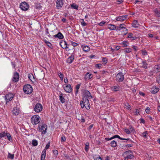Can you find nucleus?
<instances>
[{
  "instance_id": "nucleus-56",
  "label": "nucleus",
  "mask_w": 160,
  "mask_h": 160,
  "mask_svg": "<svg viewBox=\"0 0 160 160\" xmlns=\"http://www.w3.org/2000/svg\"><path fill=\"white\" fill-rule=\"evenodd\" d=\"M66 140L64 136H63L61 137V142H63L65 141Z\"/></svg>"
},
{
  "instance_id": "nucleus-10",
  "label": "nucleus",
  "mask_w": 160,
  "mask_h": 160,
  "mask_svg": "<svg viewBox=\"0 0 160 160\" xmlns=\"http://www.w3.org/2000/svg\"><path fill=\"white\" fill-rule=\"evenodd\" d=\"M92 98V96L90 92L87 90H85L83 92V98H86V99H87L88 98L90 99Z\"/></svg>"
},
{
  "instance_id": "nucleus-34",
  "label": "nucleus",
  "mask_w": 160,
  "mask_h": 160,
  "mask_svg": "<svg viewBox=\"0 0 160 160\" xmlns=\"http://www.w3.org/2000/svg\"><path fill=\"white\" fill-rule=\"evenodd\" d=\"M71 7L73 9H77V10L78 9V5L75 4L73 3V4H71Z\"/></svg>"
},
{
  "instance_id": "nucleus-6",
  "label": "nucleus",
  "mask_w": 160,
  "mask_h": 160,
  "mask_svg": "<svg viewBox=\"0 0 160 160\" xmlns=\"http://www.w3.org/2000/svg\"><path fill=\"white\" fill-rule=\"evenodd\" d=\"M16 103V106L14 105L13 110L12 111V112L13 115L15 116L18 115L20 112V110L19 107V104L17 102H15Z\"/></svg>"
},
{
  "instance_id": "nucleus-59",
  "label": "nucleus",
  "mask_w": 160,
  "mask_h": 160,
  "mask_svg": "<svg viewBox=\"0 0 160 160\" xmlns=\"http://www.w3.org/2000/svg\"><path fill=\"white\" fill-rule=\"evenodd\" d=\"M80 85L79 84H78L76 86V89H77V90H78L80 88Z\"/></svg>"
},
{
  "instance_id": "nucleus-44",
  "label": "nucleus",
  "mask_w": 160,
  "mask_h": 160,
  "mask_svg": "<svg viewBox=\"0 0 160 160\" xmlns=\"http://www.w3.org/2000/svg\"><path fill=\"white\" fill-rule=\"evenodd\" d=\"M81 22L83 26H85L87 25V24L85 22L83 19L81 20Z\"/></svg>"
},
{
  "instance_id": "nucleus-17",
  "label": "nucleus",
  "mask_w": 160,
  "mask_h": 160,
  "mask_svg": "<svg viewBox=\"0 0 160 160\" xmlns=\"http://www.w3.org/2000/svg\"><path fill=\"white\" fill-rule=\"evenodd\" d=\"M108 28L110 30H117V27L113 24H109L108 26Z\"/></svg>"
},
{
  "instance_id": "nucleus-2",
  "label": "nucleus",
  "mask_w": 160,
  "mask_h": 160,
  "mask_svg": "<svg viewBox=\"0 0 160 160\" xmlns=\"http://www.w3.org/2000/svg\"><path fill=\"white\" fill-rule=\"evenodd\" d=\"M122 156L124 158V160H128L129 159H133L134 157L132 152L130 150L126 151L124 152L122 154Z\"/></svg>"
},
{
  "instance_id": "nucleus-28",
  "label": "nucleus",
  "mask_w": 160,
  "mask_h": 160,
  "mask_svg": "<svg viewBox=\"0 0 160 160\" xmlns=\"http://www.w3.org/2000/svg\"><path fill=\"white\" fill-rule=\"evenodd\" d=\"M63 94L62 93H61L59 96V99L60 101L62 103H64L65 102V100L64 97H63Z\"/></svg>"
},
{
  "instance_id": "nucleus-41",
  "label": "nucleus",
  "mask_w": 160,
  "mask_h": 160,
  "mask_svg": "<svg viewBox=\"0 0 160 160\" xmlns=\"http://www.w3.org/2000/svg\"><path fill=\"white\" fill-rule=\"evenodd\" d=\"M6 133H5L4 132L0 133V137L1 138H2L6 136Z\"/></svg>"
},
{
  "instance_id": "nucleus-5",
  "label": "nucleus",
  "mask_w": 160,
  "mask_h": 160,
  "mask_svg": "<svg viewBox=\"0 0 160 160\" xmlns=\"http://www.w3.org/2000/svg\"><path fill=\"white\" fill-rule=\"evenodd\" d=\"M23 91L27 94H30L32 92L33 89L30 84H27L24 86L23 88Z\"/></svg>"
},
{
  "instance_id": "nucleus-45",
  "label": "nucleus",
  "mask_w": 160,
  "mask_h": 160,
  "mask_svg": "<svg viewBox=\"0 0 160 160\" xmlns=\"http://www.w3.org/2000/svg\"><path fill=\"white\" fill-rule=\"evenodd\" d=\"M158 91V88H155L152 91V93L153 94H155L157 93Z\"/></svg>"
},
{
  "instance_id": "nucleus-11",
  "label": "nucleus",
  "mask_w": 160,
  "mask_h": 160,
  "mask_svg": "<svg viewBox=\"0 0 160 160\" xmlns=\"http://www.w3.org/2000/svg\"><path fill=\"white\" fill-rule=\"evenodd\" d=\"M14 97V95L11 93L6 94L5 96V98L7 102L12 100Z\"/></svg>"
},
{
  "instance_id": "nucleus-64",
  "label": "nucleus",
  "mask_w": 160,
  "mask_h": 160,
  "mask_svg": "<svg viewBox=\"0 0 160 160\" xmlns=\"http://www.w3.org/2000/svg\"><path fill=\"white\" fill-rule=\"evenodd\" d=\"M93 127V125L92 124H91L88 127V129L89 130H91Z\"/></svg>"
},
{
  "instance_id": "nucleus-15",
  "label": "nucleus",
  "mask_w": 160,
  "mask_h": 160,
  "mask_svg": "<svg viewBox=\"0 0 160 160\" xmlns=\"http://www.w3.org/2000/svg\"><path fill=\"white\" fill-rule=\"evenodd\" d=\"M64 90L67 92L70 93L72 91V88L70 84H68L64 88Z\"/></svg>"
},
{
  "instance_id": "nucleus-24",
  "label": "nucleus",
  "mask_w": 160,
  "mask_h": 160,
  "mask_svg": "<svg viewBox=\"0 0 160 160\" xmlns=\"http://www.w3.org/2000/svg\"><path fill=\"white\" fill-rule=\"evenodd\" d=\"M82 48L83 50L85 52L88 51L90 50V48L88 46H84L82 45Z\"/></svg>"
},
{
  "instance_id": "nucleus-46",
  "label": "nucleus",
  "mask_w": 160,
  "mask_h": 160,
  "mask_svg": "<svg viewBox=\"0 0 160 160\" xmlns=\"http://www.w3.org/2000/svg\"><path fill=\"white\" fill-rule=\"evenodd\" d=\"M45 34L48 37L50 38L51 37V36L49 34V32L48 31V29L47 28L46 29Z\"/></svg>"
},
{
  "instance_id": "nucleus-29",
  "label": "nucleus",
  "mask_w": 160,
  "mask_h": 160,
  "mask_svg": "<svg viewBox=\"0 0 160 160\" xmlns=\"http://www.w3.org/2000/svg\"><path fill=\"white\" fill-rule=\"evenodd\" d=\"M112 137V138H113V139L114 138H118L119 139H120L122 140H129V138L125 139V138H121L119 135H116Z\"/></svg>"
},
{
  "instance_id": "nucleus-53",
  "label": "nucleus",
  "mask_w": 160,
  "mask_h": 160,
  "mask_svg": "<svg viewBox=\"0 0 160 160\" xmlns=\"http://www.w3.org/2000/svg\"><path fill=\"white\" fill-rule=\"evenodd\" d=\"M50 142H49L46 145L45 147V150L49 148V147H50Z\"/></svg>"
},
{
  "instance_id": "nucleus-51",
  "label": "nucleus",
  "mask_w": 160,
  "mask_h": 160,
  "mask_svg": "<svg viewBox=\"0 0 160 160\" xmlns=\"http://www.w3.org/2000/svg\"><path fill=\"white\" fill-rule=\"evenodd\" d=\"M148 133L147 131H145L142 133V136L145 138H146Z\"/></svg>"
},
{
  "instance_id": "nucleus-60",
  "label": "nucleus",
  "mask_w": 160,
  "mask_h": 160,
  "mask_svg": "<svg viewBox=\"0 0 160 160\" xmlns=\"http://www.w3.org/2000/svg\"><path fill=\"white\" fill-rule=\"evenodd\" d=\"M102 61L105 63V64H106L107 62V60L106 58H103L102 59Z\"/></svg>"
},
{
  "instance_id": "nucleus-23",
  "label": "nucleus",
  "mask_w": 160,
  "mask_h": 160,
  "mask_svg": "<svg viewBox=\"0 0 160 160\" xmlns=\"http://www.w3.org/2000/svg\"><path fill=\"white\" fill-rule=\"evenodd\" d=\"M156 15L158 17H160V8H156L154 10Z\"/></svg>"
},
{
  "instance_id": "nucleus-20",
  "label": "nucleus",
  "mask_w": 160,
  "mask_h": 160,
  "mask_svg": "<svg viewBox=\"0 0 160 160\" xmlns=\"http://www.w3.org/2000/svg\"><path fill=\"white\" fill-rule=\"evenodd\" d=\"M154 68V71L155 72L157 73L160 72V65H155Z\"/></svg>"
},
{
  "instance_id": "nucleus-31",
  "label": "nucleus",
  "mask_w": 160,
  "mask_h": 160,
  "mask_svg": "<svg viewBox=\"0 0 160 160\" xmlns=\"http://www.w3.org/2000/svg\"><path fill=\"white\" fill-rule=\"evenodd\" d=\"M14 157V154H12L10 152L8 153V155L7 156L8 158H9L11 159H13Z\"/></svg>"
},
{
  "instance_id": "nucleus-58",
  "label": "nucleus",
  "mask_w": 160,
  "mask_h": 160,
  "mask_svg": "<svg viewBox=\"0 0 160 160\" xmlns=\"http://www.w3.org/2000/svg\"><path fill=\"white\" fill-rule=\"evenodd\" d=\"M150 108H149V107H148L147 108L146 110H145V111L147 113H148L149 112H150Z\"/></svg>"
},
{
  "instance_id": "nucleus-33",
  "label": "nucleus",
  "mask_w": 160,
  "mask_h": 160,
  "mask_svg": "<svg viewBox=\"0 0 160 160\" xmlns=\"http://www.w3.org/2000/svg\"><path fill=\"white\" fill-rule=\"evenodd\" d=\"M142 67L145 69L147 68H148V64L146 62V61H143L142 62Z\"/></svg>"
},
{
  "instance_id": "nucleus-57",
  "label": "nucleus",
  "mask_w": 160,
  "mask_h": 160,
  "mask_svg": "<svg viewBox=\"0 0 160 160\" xmlns=\"http://www.w3.org/2000/svg\"><path fill=\"white\" fill-rule=\"evenodd\" d=\"M71 42L72 45L74 47H76L78 45V44L75 42Z\"/></svg>"
},
{
  "instance_id": "nucleus-62",
  "label": "nucleus",
  "mask_w": 160,
  "mask_h": 160,
  "mask_svg": "<svg viewBox=\"0 0 160 160\" xmlns=\"http://www.w3.org/2000/svg\"><path fill=\"white\" fill-rule=\"evenodd\" d=\"M139 93L140 95L142 96H144L145 95L144 93L141 92H140Z\"/></svg>"
},
{
  "instance_id": "nucleus-13",
  "label": "nucleus",
  "mask_w": 160,
  "mask_h": 160,
  "mask_svg": "<svg viewBox=\"0 0 160 160\" xmlns=\"http://www.w3.org/2000/svg\"><path fill=\"white\" fill-rule=\"evenodd\" d=\"M127 17L126 15L120 16L116 18V20L118 21L122 22L126 20Z\"/></svg>"
},
{
  "instance_id": "nucleus-9",
  "label": "nucleus",
  "mask_w": 160,
  "mask_h": 160,
  "mask_svg": "<svg viewBox=\"0 0 160 160\" xmlns=\"http://www.w3.org/2000/svg\"><path fill=\"white\" fill-rule=\"evenodd\" d=\"M42 109V105L39 103H37L35 106L34 108V111L36 112H40Z\"/></svg>"
},
{
  "instance_id": "nucleus-18",
  "label": "nucleus",
  "mask_w": 160,
  "mask_h": 160,
  "mask_svg": "<svg viewBox=\"0 0 160 160\" xmlns=\"http://www.w3.org/2000/svg\"><path fill=\"white\" fill-rule=\"evenodd\" d=\"M120 87L119 86H114L112 87L111 88V90L116 92L119 90L120 89Z\"/></svg>"
},
{
  "instance_id": "nucleus-3",
  "label": "nucleus",
  "mask_w": 160,
  "mask_h": 160,
  "mask_svg": "<svg viewBox=\"0 0 160 160\" xmlns=\"http://www.w3.org/2000/svg\"><path fill=\"white\" fill-rule=\"evenodd\" d=\"M41 118L40 116L37 115L33 116L31 119V122L33 125H36L38 124Z\"/></svg>"
},
{
  "instance_id": "nucleus-7",
  "label": "nucleus",
  "mask_w": 160,
  "mask_h": 160,
  "mask_svg": "<svg viewBox=\"0 0 160 160\" xmlns=\"http://www.w3.org/2000/svg\"><path fill=\"white\" fill-rule=\"evenodd\" d=\"M124 79V76L122 72H119L116 75L115 80L118 82H121L123 81Z\"/></svg>"
},
{
  "instance_id": "nucleus-37",
  "label": "nucleus",
  "mask_w": 160,
  "mask_h": 160,
  "mask_svg": "<svg viewBox=\"0 0 160 160\" xmlns=\"http://www.w3.org/2000/svg\"><path fill=\"white\" fill-rule=\"evenodd\" d=\"M58 75L59 76V77H60L61 79L62 80H63V74H62V73L61 72H60V71L59 72H58Z\"/></svg>"
},
{
  "instance_id": "nucleus-14",
  "label": "nucleus",
  "mask_w": 160,
  "mask_h": 160,
  "mask_svg": "<svg viewBox=\"0 0 160 160\" xmlns=\"http://www.w3.org/2000/svg\"><path fill=\"white\" fill-rule=\"evenodd\" d=\"M19 78V74L18 72H15L14 74L12 80L14 82H17L18 81Z\"/></svg>"
},
{
  "instance_id": "nucleus-27",
  "label": "nucleus",
  "mask_w": 160,
  "mask_h": 160,
  "mask_svg": "<svg viewBox=\"0 0 160 160\" xmlns=\"http://www.w3.org/2000/svg\"><path fill=\"white\" fill-rule=\"evenodd\" d=\"M125 26V24L124 23L120 24L119 26L117 27V30L120 31L122 29H124L125 28L124 26Z\"/></svg>"
},
{
  "instance_id": "nucleus-54",
  "label": "nucleus",
  "mask_w": 160,
  "mask_h": 160,
  "mask_svg": "<svg viewBox=\"0 0 160 160\" xmlns=\"http://www.w3.org/2000/svg\"><path fill=\"white\" fill-rule=\"evenodd\" d=\"M106 22L102 21L98 23V25L100 26H103L105 23Z\"/></svg>"
},
{
  "instance_id": "nucleus-40",
  "label": "nucleus",
  "mask_w": 160,
  "mask_h": 160,
  "mask_svg": "<svg viewBox=\"0 0 160 160\" xmlns=\"http://www.w3.org/2000/svg\"><path fill=\"white\" fill-rule=\"evenodd\" d=\"M143 56H145L148 55V52L146 50H142L141 51Z\"/></svg>"
},
{
  "instance_id": "nucleus-22",
  "label": "nucleus",
  "mask_w": 160,
  "mask_h": 160,
  "mask_svg": "<svg viewBox=\"0 0 160 160\" xmlns=\"http://www.w3.org/2000/svg\"><path fill=\"white\" fill-rule=\"evenodd\" d=\"M55 38H58L59 39H62L64 37L63 35L60 32H58L57 34L54 35L53 36Z\"/></svg>"
},
{
  "instance_id": "nucleus-39",
  "label": "nucleus",
  "mask_w": 160,
  "mask_h": 160,
  "mask_svg": "<svg viewBox=\"0 0 160 160\" xmlns=\"http://www.w3.org/2000/svg\"><path fill=\"white\" fill-rule=\"evenodd\" d=\"M44 42L46 43V44L50 48H52V46L51 44L49 42L47 41L46 40H44Z\"/></svg>"
},
{
  "instance_id": "nucleus-35",
  "label": "nucleus",
  "mask_w": 160,
  "mask_h": 160,
  "mask_svg": "<svg viewBox=\"0 0 160 160\" xmlns=\"http://www.w3.org/2000/svg\"><path fill=\"white\" fill-rule=\"evenodd\" d=\"M117 142L114 140H113L111 142V147H115L117 146Z\"/></svg>"
},
{
  "instance_id": "nucleus-26",
  "label": "nucleus",
  "mask_w": 160,
  "mask_h": 160,
  "mask_svg": "<svg viewBox=\"0 0 160 160\" xmlns=\"http://www.w3.org/2000/svg\"><path fill=\"white\" fill-rule=\"evenodd\" d=\"M122 47H128L129 45V42L128 41H123L121 43Z\"/></svg>"
},
{
  "instance_id": "nucleus-43",
  "label": "nucleus",
  "mask_w": 160,
  "mask_h": 160,
  "mask_svg": "<svg viewBox=\"0 0 160 160\" xmlns=\"http://www.w3.org/2000/svg\"><path fill=\"white\" fill-rule=\"evenodd\" d=\"M94 159L95 160H102V158L99 155L95 156Z\"/></svg>"
},
{
  "instance_id": "nucleus-42",
  "label": "nucleus",
  "mask_w": 160,
  "mask_h": 160,
  "mask_svg": "<svg viewBox=\"0 0 160 160\" xmlns=\"http://www.w3.org/2000/svg\"><path fill=\"white\" fill-rule=\"evenodd\" d=\"M32 143L33 146H37L38 144V142L36 140H33L32 141Z\"/></svg>"
},
{
  "instance_id": "nucleus-30",
  "label": "nucleus",
  "mask_w": 160,
  "mask_h": 160,
  "mask_svg": "<svg viewBox=\"0 0 160 160\" xmlns=\"http://www.w3.org/2000/svg\"><path fill=\"white\" fill-rule=\"evenodd\" d=\"M85 77L86 79H89L92 77V75L89 73H88L86 74Z\"/></svg>"
},
{
  "instance_id": "nucleus-19",
  "label": "nucleus",
  "mask_w": 160,
  "mask_h": 160,
  "mask_svg": "<svg viewBox=\"0 0 160 160\" xmlns=\"http://www.w3.org/2000/svg\"><path fill=\"white\" fill-rule=\"evenodd\" d=\"M60 44L62 47L64 49H66L68 48L67 42L65 41H64L63 42L60 43Z\"/></svg>"
},
{
  "instance_id": "nucleus-25",
  "label": "nucleus",
  "mask_w": 160,
  "mask_h": 160,
  "mask_svg": "<svg viewBox=\"0 0 160 160\" xmlns=\"http://www.w3.org/2000/svg\"><path fill=\"white\" fill-rule=\"evenodd\" d=\"M132 26L135 28H138L139 26V24L136 20H134L132 23Z\"/></svg>"
},
{
  "instance_id": "nucleus-63",
  "label": "nucleus",
  "mask_w": 160,
  "mask_h": 160,
  "mask_svg": "<svg viewBox=\"0 0 160 160\" xmlns=\"http://www.w3.org/2000/svg\"><path fill=\"white\" fill-rule=\"evenodd\" d=\"M64 82L65 83H67L68 81L67 78H65L64 79Z\"/></svg>"
},
{
  "instance_id": "nucleus-1",
  "label": "nucleus",
  "mask_w": 160,
  "mask_h": 160,
  "mask_svg": "<svg viewBox=\"0 0 160 160\" xmlns=\"http://www.w3.org/2000/svg\"><path fill=\"white\" fill-rule=\"evenodd\" d=\"M80 104L82 108L85 107L87 110H89L90 108V105L88 99L83 98V100L81 101Z\"/></svg>"
},
{
  "instance_id": "nucleus-36",
  "label": "nucleus",
  "mask_w": 160,
  "mask_h": 160,
  "mask_svg": "<svg viewBox=\"0 0 160 160\" xmlns=\"http://www.w3.org/2000/svg\"><path fill=\"white\" fill-rule=\"evenodd\" d=\"M133 34L131 33H129L128 34V38H132V40H135L137 38L136 37H133L132 36Z\"/></svg>"
},
{
  "instance_id": "nucleus-4",
  "label": "nucleus",
  "mask_w": 160,
  "mask_h": 160,
  "mask_svg": "<svg viewBox=\"0 0 160 160\" xmlns=\"http://www.w3.org/2000/svg\"><path fill=\"white\" fill-rule=\"evenodd\" d=\"M47 127L46 124H39L38 128V130L42 132V134H44L46 132Z\"/></svg>"
},
{
  "instance_id": "nucleus-38",
  "label": "nucleus",
  "mask_w": 160,
  "mask_h": 160,
  "mask_svg": "<svg viewBox=\"0 0 160 160\" xmlns=\"http://www.w3.org/2000/svg\"><path fill=\"white\" fill-rule=\"evenodd\" d=\"M6 136H7L8 139L10 141H11L12 140V138L10 134L8 133H6Z\"/></svg>"
},
{
  "instance_id": "nucleus-32",
  "label": "nucleus",
  "mask_w": 160,
  "mask_h": 160,
  "mask_svg": "<svg viewBox=\"0 0 160 160\" xmlns=\"http://www.w3.org/2000/svg\"><path fill=\"white\" fill-rule=\"evenodd\" d=\"M132 51V49L128 48H126L124 49V52L125 53H129Z\"/></svg>"
},
{
  "instance_id": "nucleus-21",
  "label": "nucleus",
  "mask_w": 160,
  "mask_h": 160,
  "mask_svg": "<svg viewBox=\"0 0 160 160\" xmlns=\"http://www.w3.org/2000/svg\"><path fill=\"white\" fill-rule=\"evenodd\" d=\"M46 155V151L45 149L43 150L41 156V160H45V158Z\"/></svg>"
},
{
  "instance_id": "nucleus-61",
  "label": "nucleus",
  "mask_w": 160,
  "mask_h": 160,
  "mask_svg": "<svg viewBox=\"0 0 160 160\" xmlns=\"http://www.w3.org/2000/svg\"><path fill=\"white\" fill-rule=\"evenodd\" d=\"M102 64H98L96 65V67L98 68H100L101 67Z\"/></svg>"
},
{
  "instance_id": "nucleus-52",
  "label": "nucleus",
  "mask_w": 160,
  "mask_h": 160,
  "mask_svg": "<svg viewBox=\"0 0 160 160\" xmlns=\"http://www.w3.org/2000/svg\"><path fill=\"white\" fill-rule=\"evenodd\" d=\"M125 132L127 134H131V131L129 130L127 128H126L124 130Z\"/></svg>"
},
{
  "instance_id": "nucleus-47",
  "label": "nucleus",
  "mask_w": 160,
  "mask_h": 160,
  "mask_svg": "<svg viewBox=\"0 0 160 160\" xmlns=\"http://www.w3.org/2000/svg\"><path fill=\"white\" fill-rule=\"evenodd\" d=\"M123 29H124V30L122 31L123 32V33H122V34H123V35H125L128 33V29L127 28H125Z\"/></svg>"
},
{
  "instance_id": "nucleus-16",
  "label": "nucleus",
  "mask_w": 160,
  "mask_h": 160,
  "mask_svg": "<svg viewBox=\"0 0 160 160\" xmlns=\"http://www.w3.org/2000/svg\"><path fill=\"white\" fill-rule=\"evenodd\" d=\"M74 55L73 53H72L71 56L67 59V62L69 63H72L74 59Z\"/></svg>"
},
{
  "instance_id": "nucleus-50",
  "label": "nucleus",
  "mask_w": 160,
  "mask_h": 160,
  "mask_svg": "<svg viewBox=\"0 0 160 160\" xmlns=\"http://www.w3.org/2000/svg\"><path fill=\"white\" fill-rule=\"evenodd\" d=\"M53 152L54 155L56 156V157L58 154V150H53Z\"/></svg>"
},
{
  "instance_id": "nucleus-48",
  "label": "nucleus",
  "mask_w": 160,
  "mask_h": 160,
  "mask_svg": "<svg viewBox=\"0 0 160 160\" xmlns=\"http://www.w3.org/2000/svg\"><path fill=\"white\" fill-rule=\"evenodd\" d=\"M125 108H126L128 109H129L130 108V106L128 103H126L125 104Z\"/></svg>"
},
{
  "instance_id": "nucleus-55",
  "label": "nucleus",
  "mask_w": 160,
  "mask_h": 160,
  "mask_svg": "<svg viewBox=\"0 0 160 160\" xmlns=\"http://www.w3.org/2000/svg\"><path fill=\"white\" fill-rule=\"evenodd\" d=\"M157 81L159 84L160 83V74L157 78Z\"/></svg>"
},
{
  "instance_id": "nucleus-12",
  "label": "nucleus",
  "mask_w": 160,
  "mask_h": 160,
  "mask_svg": "<svg viewBox=\"0 0 160 160\" xmlns=\"http://www.w3.org/2000/svg\"><path fill=\"white\" fill-rule=\"evenodd\" d=\"M63 4V0H57L56 7L58 9L61 8Z\"/></svg>"
},
{
  "instance_id": "nucleus-8",
  "label": "nucleus",
  "mask_w": 160,
  "mask_h": 160,
  "mask_svg": "<svg viewBox=\"0 0 160 160\" xmlns=\"http://www.w3.org/2000/svg\"><path fill=\"white\" fill-rule=\"evenodd\" d=\"M29 7V5L25 2H22L20 5V8L23 11H27Z\"/></svg>"
},
{
  "instance_id": "nucleus-49",
  "label": "nucleus",
  "mask_w": 160,
  "mask_h": 160,
  "mask_svg": "<svg viewBox=\"0 0 160 160\" xmlns=\"http://www.w3.org/2000/svg\"><path fill=\"white\" fill-rule=\"evenodd\" d=\"M129 130L130 131H131V132L133 133L135 132L134 129H133V128L132 126H130L129 127Z\"/></svg>"
}]
</instances>
